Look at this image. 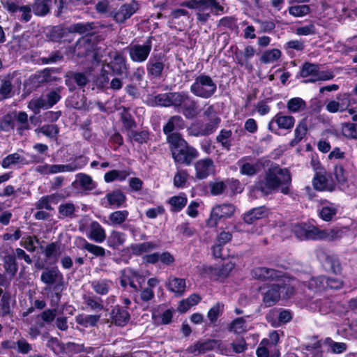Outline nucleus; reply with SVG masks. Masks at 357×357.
Masks as SVG:
<instances>
[{
  "label": "nucleus",
  "mask_w": 357,
  "mask_h": 357,
  "mask_svg": "<svg viewBox=\"0 0 357 357\" xmlns=\"http://www.w3.org/2000/svg\"><path fill=\"white\" fill-rule=\"evenodd\" d=\"M186 287L185 280L176 277L169 278L167 288L169 291L173 292L176 296L183 295Z\"/></svg>",
  "instance_id": "28"
},
{
  "label": "nucleus",
  "mask_w": 357,
  "mask_h": 357,
  "mask_svg": "<svg viewBox=\"0 0 357 357\" xmlns=\"http://www.w3.org/2000/svg\"><path fill=\"white\" fill-rule=\"evenodd\" d=\"M268 209L264 206L253 208L244 213L243 219L248 225L253 224L256 220L267 218Z\"/></svg>",
  "instance_id": "25"
},
{
  "label": "nucleus",
  "mask_w": 357,
  "mask_h": 357,
  "mask_svg": "<svg viewBox=\"0 0 357 357\" xmlns=\"http://www.w3.org/2000/svg\"><path fill=\"white\" fill-rule=\"evenodd\" d=\"M234 268L235 264L231 261L216 266L203 264L199 269V273L203 278H208L211 280L218 281L227 278Z\"/></svg>",
  "instance_id": "7"
},
{
  "label": "nucleus",
  "mask_w": 357,
  "mask_h": 357,
  "mask_svg": "<svg viewBox=\"0 0 357 357\" xmlns=\"http://www.w3.org/2000/svg\"><path fill=\"white\" fill-rule=\"evenodd\" d=\"M306 106L305 102L299 97L292 98L289 99L287 104V107L290 112L296 113L301 109H304Z\"/></svg>",
  "instance_id": "63"
},
{
  "label": "nucleus",
  "mask_w": 357,
  "mask_h": 357,
  "mask_svg": "<svg viewBox=\"0 0 357 357\" xmlns=\"http://www.w3.org/2000/svg\"><path fill=\"white\" fill-rule=\"evenodd\" d=\"M158 248L155 242L146 241L140 243H132L130 246L132 254L135 256H140L144 252H149Z\"/></svg>",
  "instance_id": "34"
},
{
  "label": "nucleus",
  "mask_w": 357,
  "mask_h": 357,
  "mask_svg": "<svg viewBox=\"0 0 357 357\" xmlns=\"http://www.w3.org/2000/svg\"><path fill=\"white\" fill-rule=\"evenodd\" d=\"M47 346L54 354L66 351L68 354H79L84 351V344L69 342L64 344L57 337H52L47 342Z\"/></svg>",
  "instance_id": "14"
},
{
  "label": "nucleus",
  "mask_w": 357,
  "mask_h": 357,
  "mask_svg": "<svg viewBox=\"0 0 357 357\" xmlns=\"http://www.w3.org/2000/svg\"><path fill=\"white\" fill-rule=\"evenodd\" d=\"M138 9V2L133 0L131 3L122 4L117 10L112 11L111 15L117 23H123L134 15Z\"/></svg>",
  "instance_id": "22"
},
{
  "label": "nucleus",
  "mask_w": 357,
  "mask_h": 357,
  "mask_svg": "<svg viewBox=\"0 0 357 357\" xmlns=\"http://www.w3.org/2000/svg\"><path fill=\"white\" fill-rule=\"evenodd\" d=\"M336 100L341 108V112L346 111L350 105L357 104L352 93H340L336 96Z\"/></svg>",
  "instance_id": "39"
},
{
  "label": "nucleus",
  "mask_w": 357,
  "mask_h": 357,
  "mask_svg": "<svg viewBox=\"0 0 357 357\" xmlns=\"http://www.w3.org/2000/svg\"><path fill=\"white\" fill-rule=\"evenodd\" d=\"M323 344L328 349H331V351L332 353L337 354L344 353L347 348V346L345 343L335 342L331 337H326L324 340Z\"/></svg>",
  "instance_id": "55"
},
{
  "label": "nucleus",
  "mask_w": 357,
  "mask_h": 357,
  "mask_svg": "<svg viewBox=\"0 0 357 357\" xmlns=\"http://www.w3.org/2000/svg\"><path fill=\"white\" fill-rule=\"evenodd\" d=\"M105 197L108 204L113 208H120L126 202V196L120 189L107 193Z\"/></svg>",
  "instance_id": "29"
},
{
  "label": "nucleus",
  "mask_w": 357,
  "mask_h": 357,
  "mask_svg": "<svg viewBox=\"0 0 357 357\" xmlns=\"http://www.w3.org/2000/svg\"><path fill=\"white\" fill-rule=\"evenodd\" d=\"M11 298L10 292L6 291L2 295L0 300V314L2 317H6L12 314L10 307Z\"/></svg>",
  "instance_id": "53"
},
{
  "label": "nucleus",
  "mask_w": 357,
  "mask_h": 357,
  "mask_svg": "<svg viewBox=\"0 0 357 357\" xmlns=\"http://www.w3.org/2000/svg\"><path fill=\"white\" fill-rule=\"evenodd\" d=\"M215 340H206L204 342L198 341L193 345V351H197L198 354H203L208 351H211L214 349L216 344Z\"/></svg>",
  "instance_id": "58"
},
{
  "label": "nucleus",
  "mask_w": 357,
  "mask_h": 357,
  "mask_svg": "<svg viewBox=\"0 0 357 357\" xmlns=\"http://www.w3.org/2000/svg\"><path fill=\"white\" fill-rule=\"evenodd\" d=\"M152 36L147 38L144 44H130L126 47L130 59L135 63H143L149 58L152 50Z\"/></svg>",
  "instance_id": "9"
},
{
  "label": "nucleus",
  "mask_w": 357,
  "mask_h": 357,
  "mask_svg": "<svg viewBox=\"0 0 357 357\" xmlns=\"http://www.w3.org/2000/svg\"><path fill=\"white\" fill-rule=\"evenodd\" d=\"M89 80L85 73L82 72L69 71L65 75V84L68 90L74 92L77 89L84 88Z\"/></svg>",
  "instance_id": "21"
},
{
  "label": "nucleus",
  "mask_w": 357,
  "mask_h": 357,
  "mask_svg": "<svg viewBox=\"0 0 357 357\" xmlns=\"http://www.w3.org/2000/svg\"><path fill=\"white\" fill-rule=\"evenodd\" d=\"M232 132L231 130L222 129L216 136V141L220 143L222 146L227 151H229L231 146V137Z\"/></svg>",
  "instance_id": "50"
},
{
  "label": "nucleus",
  "mask_w": 357,
  "mask_h": 357,
  "mask_svg": "<svg viewBox=\"0 0 357 357\" xmlns=\"http://www.w3.org/2000/svg\"><path fill=\"white\" fill-rule=\"evenodd\" d=\"M195 178L198 180L207 178L215 173V166L214 161L209 157L197 160L194 163Z\"/></svg>",
  "instance_id": "19"
},
{
  "label": "nucleus",
  "mask_w": 357,
  "mask_h": 357,
  "mask_svg": "<svg viewBox=\"0 0 357 357\" xmlns=\"http://www.w3.org/2000/svg\"><path fill=\"white\" fill-rule=\"evenodd\" d=\"M187 202L188 199L184 193L173 196L169 199V204L172 207L171 211L173 212L181 211L186 206Z\"/></svg>",
  "instance_id": "48"
},
{
  "label": "nucleus",
  "mask_w": 357,
  "mask_h": 357,
  "mask_svg": "<svg viewBox=\"0 0 357 357\" xmlns=\"http://www.w3.org/2000/svg\"><path fill=\"white\" fill-rule=\"evenodd\" d=\"M185 121L182 116L174 115L171 116L163 126L162 131L166 135L167 143L169 144L170 137L176 135L183 136L179 131L185 128Z\"/></svg>",
  "instance_id": "18"
},
{
  "label": "nucleus",
  "mask_w": 357,
  "mask_h": 357,
  "mask_svg": "<svg viewBox=\"0 0 357 357\" xmlns=\"http://www.w3.org/2000/svg\"><path fill=\"white\" fill-rule=\"evenodd\" d=\"M13 77L10 75H7L5 78L1 81L0 86V95L3 98L6 99L11 97V92L13 89L12 79Z\"/></svg>",
  "instance_id": "59"
},
{
  "label": "nucleus",
  "mask_w": 357,
  "mask_h": 357,
  "mask_svg": "<svg viewBox=\"0 0 357 357\" xmlns=\"http://www.w3.org/2000/svg\"><path fill=\"white\" fill-rule=\"evenodd\" d=\"M54 3L56 8L54 10V15L56 17H61L68 11H72L71 5L74 4L73 0H54Z\"/></svg>",
  "instance_id": "47"
},
{
  "label": "nucleus",
  "mask_w": 357,
  "mask_h": 357,
  "mask_svg": "<svg viewBox=\"0 0 357 357\" xmlns=\"http://www.w3.org/2000/svg\"><path fill=\"white\" fill-rule=\"evenodd\" d=\"M294 124L295 118L293 116L279 112L268 123V130L275 134H278L277 131L278 129L291 130Z\"/></svg>",
  "instance_id": "13"
},
{
  "label": "nucleus",
  "mask_w": 357,
  "mask_h": 357,
  "mask_svg": "<svg viewBox=\"0 0 357 357\" xmlns=\"http://www.w3.org/2000/svg\"><path fill=\"white\" fill-rule=\"evenodd\" d=\"M308 130L307 119H302L296 125L294 130V138L290 142V145L294 146L305 138Z\"/></svg>",
  "instance_id": "32"
},
{
  "label": "nucleus",
  "mask_w": 357,
  "mask_h": 357,
  "mask_svg": "<svg viewBox=\"0 0 357 357\" xmlns=\"http://www.w3.org/2000/svg\"><path fill=\"white\" fill-rule=\"evenodd\" d=\"M109 71L105 68H102L100 75L96 77L94 81L95 85L98 89L105 90L109 89Z\"/></svg>",
  "instance_id": "52"
},
{
  "label": "nucleus",
  "mask_w": 357,
  "mask_h": 357,
  "mask_svg": "<svg viewBox=\"0 0 357 357\" xmlns=\"http://www.w3.org/2000/svg\"><path fill=\"white\" fill-rule=\"evenodd\" d=\"M173 107L181 113L187 119L195 118L199 113V101L188 91L174 92Z\"/></svg>",
  "instance_id": "5"
},
{
  "label": "nucleus",
  "mask_w": 357,
  "mask_h": 357,
  "mask_svg": "<svg viewBox=\"0 0 357 357\" xmlns=\"http://www.w3.org/2000/svg\"><path fill=\"white\" fill-rule=\"evenodd\" d=\"M221 119L219 116L211 117L208 122L202 123L203 130L205 136H208L216 131Z\"/></svg>",
  "instance_id": "60"
},
{
  "label": "nucleus",
  "mask_w": 357,
  "mask_h": 357,
  "mask_svg": "<svg viewBox=\"0 0 357 357\" xmlns=\"http://www.w3.org/2000/svg\"><path fill=\"white\" fill-rule=\"evenodd\" d=\"M321 340H317L314 343L305 345V349L311 354V357H323V351L321 349Z\"/></svg>",
  "instance_id": "64"
},
{
  "label": "nucleus",
  "mask_w": 357,
  "mask_h": 357,
  "mask_svg": "<svg viewBox=\"0 0 357 357\" xmlns=\"http://www.w3.org/2000/svg\"><path fill=\"white\" fill-rule=\"evenodd\" d=\"M29 165L27 160L17 153L8 155L1 161V166L4 169L9 168L10 165L15 164Z\"/></svg>",
  "instance_id": "45"
},
{
  "label": "nucleus",
  "mask_w": 357,
  "mask_h": 357,
  "mask_svg": "<svg viewBox=\"0 0 357 357\" xmlns=\"http://www.w3.org/2000/svg\"><path fill=\"white\" fill-rule=\"evenodd\" d=\"M224 310V304L218 302L213 305L208 311L207 317L210 321V324L215 325L218 317L222 314Z\"/></svg>",
  "instance_id": "56"
},
{
  "label": "nucleus",
  "mask_w": 357,
  "mask_h": 357,
  "mask_svg": "<svg viewBox=\"0 0 357 357\" xmlns=\"http://www.w3.org/2000/svg\"><path fill=\"white\" fill-rule=\"evenodd\" d=\"M291 181V174L287 168L272 164L265 170L263 178L255 181L253 188L266 196L278 191L287 195L290 193Z\"/></svg>",
  "instance_id": "1"
},
{
  "label": "nucleus",
  "mask_w": 357,
  "mask_h": 357,
  "mask_svg": "<svg viewBox=\"0 0 357 357\" xmlns=\"http://www.w3.org/2000/svg\"><path fill=\"white\" fill-rule=\"evenodd\" d=\"M342 135L349 139H357V123L345 122L341 124Z\"/></svg>",
  "instance_id": "49"
},
{
  "label": "nucleus",
  "mask_w": 357,
  "mask_h": 357,
  "mask_svg": "<svg viewBox=\"0 0 357 357\" xmlns=\"http://www.w3.org/2000/svg\"><path fill=\"white\" fill-rule=\"evenodd\" d=\"M125 242V234L116 230H112L107 239V245L113 250L119 249Z\"/></svg>",
  "instance_id": "35"
},
{
  "label": "nucleus",
  "mask_w": 357,
  "mask_h": 357,
  "mask_svg": "<svg viewBox=\"0 0 357 357\" xmlns=\"http://www.w3.org/2000/svg\"><path fill=\"white\" fill-rule=\"evenodd\" d=\"M323 265L326 271H329L335 275L342 273V267L336 255H327Z\"/></svg>",
  "instance_id": "30"
},
{
  "label": "nucleus",
  "mask_w": 357,
  "mask_h": 357,
  "mask_svg": "<svg viewBox=\"0 0 357 357\" xmlns=\"http://www.w3.org/2000/svg\"><path fill=\"white\" fill-rule=\"evenodd\" d=\"M40 280L45 284L52 285L59 280H63V275L56 266L42 272Z\"/></svg>",
  "instance_id": "27"
},
{
  "label": "nucleus",
  "mask_w": 357,
  "mask_h": 357,
  "mask_svg": "<svg viewBox=\"0 0 357 357\" xmlns=\"http://www.w3.org/2000/svg\"><path fill=\"white\" fill-rule=\"evenodd\" d=\"M52 0H35L32 10L36 16H45L50 13V3Z\"/></svg>",
  "instance_id": "46"
},
{
  "label": "nucleus",
  "mask_w": 357,
  "mask_h": 357,
  "mask_svg": "<svg viewBox=\"0 0 357 357\" xmlns=\"http://www.w3.org/2000/svg\"><path fill=\"white\" fill-rule=\"evenodd\" d=\"M68 33V30L61 25L52 26L47 33V38L54 43H60Z\"/></svg>",
  "instance_id": "40"
},
{
  "label": "nucleus",
  "mask_w": 357,
  "mask_h": 357,
  "mask_svg": "<svg viewBox=\"0 0 357 357\" xmlns=\"http://www.w3.org/2000/svg\"><path fill=\"white\" fill-rule=\"evenodd\" d=\"M60 254V245L59 243L56 242H52L51 243H49L46 245L45 250H44V255L47 259H54V262H56L57 261L58 256Z\"/></svg>",
  "instance_id": "54"
},
{
  "label": "nucleus",
  "mask_w": 357,
  "mask_h": 357,
  "mask_svg": "<svg viewBox=\"0 0 357 357\" xmlns=\"http://www.w3.org/2000/svg\"><path fill=\"white\" fill-rule=\"evenodd\" d=\"M289 15L294 17H303L311 12L310 6L306 4L291 6L288 8Z\"/></svg>",
  "instance_id": "61"
},
{
  "label": "nucleus",
  "mask_w": 357,
  "mask_h": 357,
  "mask_svg": "<svg viewBox=\"0 0 357 357\" xmlns=\"http://www.w3.org/2000/svg\"><path fill=\"white\" fill-rule=\"evenodd\" d=\"M100 315L99 314H81L76 317V322L85 328L96 326L99 321Z\"/></svg>",
  "instance_id": "41"
},
{
  "label": "nucleus",
  "mask_w": 357,
  "mask_h": 357,
  "mask_svg": "<svg viewBox=\"0 0 357 357\" xmlns=\"http://www.w3.org/2000/svg\"><path fill=\"white\" fill-rule=\"evenodd\" d=\"M284 275L282 271L267 267H255L251 271L252 278L261 281H280Z\"/></svg>",
  "instance_id": "20"
},
{
  "label": "nucleus",
  "mask_w": 357,
  "mask_h": 357,
  "mask_svg": "<svg viewBox=\"0 0 357 357\" xmlns=\"http://www.w3.org/2000/svg\"><path fill=\"white\" fill-rule=\"evenodd\" d=\"M314 188L317 191L333 192L336 187L335 181L333 180L331 174L317 172L312 179Z\"/></svg>",
  "instance_id": "17"
},
{
  "label": "nucleus",
  "mask_w": 357,
  "mask_h": 357,
  "mask_svg": "<svg viewBox=\"0 0 357 357\" xmlns=\"http://www.w3.org/2000/svg\"><path fill=\"white\" fill-rule=\"evenodd\" d=\"M25 0H1L3 8L11 15L19 12Z\"/></svg>",
  "instance_id": "57"
},
{
  "label": "nucleus",
  "mask_w": 357,
  "mask_h": 357,
  "mask_svg": "<svg viewBox=\"0 0 357 357\" xmlns=\"http://www.w3.org/2000/svg\"><path fill=\"white\" fill-rule=\"evenodd\" d=\"M190 91L196 97L208 99L216 93L217 84L210 75L201 73L195 77Z\"/></svg>",
  "instance_id": "6"
},
{
  "label": "nucleus",
  "mask_w": 357,
  "mask_h": 357,
  "mask_svg": "<svg viewBox=\"0 0 357 357\" xmlns=\"http://www.w3.org/2000/svg\"><path fill=\"white\" fill-rule=\"evenodd\" d=\"M168 146L176 166L189 167L199 156L197 149L190 145L183 136L170 137Z\"/></svg>",
  "instance_id": "2"
},
{
  "label": "nucleus",
  "mask_w": 357,
  "mask_h": 357,
  "mask_svg": "<svg viewBox=\"0 0 357 357\" xmlns=\"http://www.w3.org/2000/svg\"><path fill=\"white\" fill-rule=\"evenodd\" d=\"M258 290L263 296L262 301L266 307H271L275 305L280 299V286L279 284H264L259 287Z\"/></svg>",
  "instance_id": "16"
},
{
  "label": "nucleus",
  "mask_w": 357,
  "mask_h": 357,
  "mask_svg": "<svg viewBox=\"0 0 357 357\" xmlns=\"http://www.w3.org/2000/svg\"><path fill=\"white\" fill-rule=\"evenodd\" d=\"M66 104L68 107L82 109L86 105V98L84 95H81L75 91L72 95L67 98Z\"/></svg>",
  "instance_id": "31"
},
{
  "label": "nucleus",
  "mask_w": 357,
  "mask_h": 357,
  "mask_svg": "<svg viewBox=\"0 0 357 357\" xmlns=\"http://www.w3.org/2000/svg\"><path fill=\"white\" fill-rule=\"evenodd\" d=\"M54 197V194L41 197L35 204L36 208L38 210L45 209L47 211H52L54 208L51 205V202Z\"/></svg>",
  "instance_id": "62"
},
{
  "label": "nucleus",
  "mask_w": 357,
  "mask_h": 357,
  "mask_svg": "<svg viewBox=\"0 0 357 357\" xmlns=\"http://www.w3.org/2000/svg\"><path fill=\"white\" fill-rule=\"evenodd\" d=\"M319 229L310 222H299L293 226L292 231L301 241H318Z\"/></svg>",
  "instance_id": "11"
},
{
  "label": "nucleus",
  "mask_w": 357,
  "mask_h": 357,
  "mask_svg": "<svg viewBox=\"0 0 357 357\" xmlns=\"http://www.w3.org/2000/svg\"><path fill=\"white\" fill-rule=\"evenodd\" d=\"M169 67V64L166 54L162 52L153 51L146 63L148 79L153 82L164 79Z\"/></svg>",
  "instance_id": "4"
},
{
  "label": "nucleus",
  "mask_w": 357,
  "mask_h": 357,
  "mask_svg": "<svg viewBox=\"0 0 357 357\" xmlns=\"http://www.w3.org/2000/svg\"><path fill=\"white\" fill-rule=\"evenodd\" d=\"M3 266L5 272L8 274L10 278L16 275L18 271V264L16 257L14 255L8 254L3 257Z\"/></svg>",
  "instance_id": "33"
},
{
  "label": "nucleus",
  "mask_w": 357,
  "mask_h": 357,
  "mask_svg": "<svg viewBox=\"0 0 357 357\" xmlns=\"http://www.w3.org/2000/svg\"><path fill=\"white\" fill-rule=\"evenodd\" d=\"M293 312L289 309L274 308L266 314V320L273 327L286 324L291 321Z\"/></svg>",
  "instance_id": "15"
},
{
  "label": "nucleus",
  "mask_w": 357,
  "mask_h": 357,
  "mask_svg": "<svg viewBox=\"0 0 357 357\" xmlns=\"http://www.w3.org/2000/svg\"><path fill=\"white\" fill-rule=\"evenodd\" d=\"M103 68H107L109 73L112 76L121 77L126 74L128 69L127 59L121 53L116 52L109 62L103 65Z\"/></svg>",
  "instance_id": "12"
},
{
  "label": "nucleus",
  "mask_w": 357,
  "mask_h": 357,
  "mask_svg": "<svg viewBox=\"0 0 357 357\" xmlns=\"http://www.w3.org/2000/svg\"><path fill=\"white\" fill-rule=\"evenodd\" d=\"M281 54V51L276 48L266 50L262 53L260 61L264 64L273 63L280 58Z\"/></svg>",
  "instance_id": "51"
},
{
  "label": "nucleus",
  "mask_w": 357,
  "mask_h": 357,
  "mask_svg": "<svg viewBox=\"0 0 357 357\" xmlns=\"http://www.w3.org/2000/svg\"><path fill=\"white\" fill-rule=\"evenodd\" d=\"M130 319L129 312L123 306L115 305L110 312V322L116 326H125Z\"/></svg>",
  "instance_id": "24"
},
{
  "label": "nucleus",
  "mask_w": 357,
  "mask_h": 357,
  "mask_svg": "<svg viewBox=\"0 0 357 357\" xmlns=\"http://www.w3.org/2000/svg\"><path fill=\"white\" fill-rule=\"evenodd\" d=\"M235 212V206L232 204H216L211 209L207 225L211 227H217L222 219L231 218Z\"/></svg>",
  "instance_id": "10"
},
{
  "label": "nucleus",
  "mask_w": 357,
  "mask_h": 357,
  "mask_svg": "<svg viewBox=\"0 0 357 357\" xmlns=\"http://www.w3.org/2000/svg\"><path fill=\"white\" fill-rule=\"evenodd\" d=\"M180 5L197 10V20L202 24L208 20L211 13L218 15L224 13V7L218 0H188L181 2Z\"/></svg>",
  "instance_id": "3"
},
{
  "label": "nucleus",
  "mask_w": 357,
  "mask_h": 357,
  "mask_svg": "<svg viewBox=\"0 0 357 357\" xmlns=\"http://www.w3.org/2000/svg\"><path fill=\"white\" fill-rule=\"evenodd\" d=\"M75 206L72 202H66L61 204L58 207L59 218L63 220L65 218H69L70 220L75 217Z\"/></svg>",
  "instance_id": "38"
},
{
  "label": "nucleus",
  "mask_w": 357,
  "mask_h": 357,
  "mask_svg": "<svg viewBox=\"0 0 357 357\" xmlns=\"http://www.w3.org/2000/svg\"><path fill=\"white\" fill-rule=\"evenodd\" d=\"M299 75L303 78L312 77L309 79L303 81L305 83H313L319 80H329L333 78V75L331 73L320 71L319 64L307 61L303 64Z\"/></svg>",
  "instance_id": "8"
},
{
  "label": "nucleus",
  "mask_w": 357,
  "mask_h": 357,
  "mask_svg": "<svg viewBox=\"0 0 357 357\" xmlns=\"http://www.w3.org/2000/svg\"><path fill=\"white\" fill-rule=\"evenodd\" d=\"M88 237L96 243H102L106 239L105 229L97 221H92L89 225Z\"/></svg>",
  "instance_id": "26"
},
{
  "label": "nucleus",
  "mask_w": 357,
  "mask_h": 357,
  "mask_svg": "<svg viewBox=\"0 0 357 357\" xmlns=\"http://www.w3.org/2000/svg\"><path fill=\"white\" fill-rule=\"evenodd\" d=\"M342 231L338 229H320L319 230L318 241L326 240L333 241L342 238Z\"/></svg>",
  "instance_id": "44"
},
{
  "label": "nucleus",
  "mask_w": 357,
  "mask_h": 357,
  "mask_svg": "<svg viewBox=\"0 0 357 357\" xmlns=\"http://www.w3.org/2000/svg\"><path fill=\"white\" fill-rule=\"evenodd\" d=\"M129 212L127 210L115 211L108 216V220H105L107 225L111 226L121 225L127 220Z\"/></svg>",
  "instance_id": "36"
},
{
  "label": "nucleus",
  "mask_w": 357,
  "mask_h": 357,
  "mask_svg": "<svg viewBox=\"0 0 357 357\" xmlns=\"http://www.w3.org/2000/svg\"><path fill=\"white\" fill-rule=\"evenodd\" d=\"M129 174L127 170L112 169L105 174L104 181L107 183L114 181H124Z\"/></svg>",
  "instance_id": "43"
},
{
  "label": "nucleus",
  "mask_w": 357,
  "mask_h": 357,
  "mask_svg": "<svg viewBox=\"0 0 357 357\" xmlns=\"http://www.w3.org/2000/svg\"><path fill=\"white\" fill-rule=\"evenodd\" d=\"M174 92L158 93L153 97V101L156 106L163 107H173Z\"/></svg>",
  "instance_id": "42"
},
{
  "label": "nucleus",
  "mask_w": 357,
  "mask_h": 357,
  "mask_svg": "<svg viewBox=\"0 0 357 357\" xmlns=\"http://www.w3.org/2000/svg\"><path fill=\"white\" fill-rule=\"evenodd\" d=\"M343 281L338 278L327 277L325 275H320L317 278H313L310 281V287L318 289L329 288L331 289H340L343 287Z\"/></svg>",
  "instance_id": "23"
},
{
  "label": "nucleus",
  "mask_w": 357,
  "mask_h": 357,
  "mask_svg": "<svg viewBox=\"0 0 357 357\" xmlns=\"http://www.w3.org/2000/svg\"><path fill=\"white\" fill-rule=\"evenodd\" d=\"M79 240L82 243V249L88 251L94 257H104L106 255V250L103 247L91 243L83 237H81Z\"/></svg>",
  "instance_id": "37"
}]
</instances>
